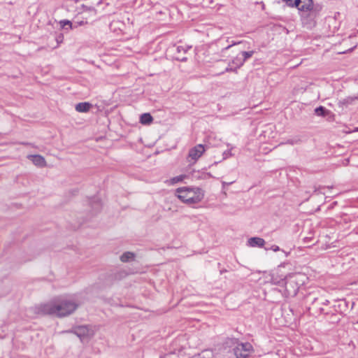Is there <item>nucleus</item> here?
I'll use <instances>...</instances> for the list:
<instances>
[{"label": "nucleus", "instance_id": "nucleus-27", "mask_svg": "<svg viewBox=\"0 0 358 358\" xmlns=\"http://www.w3.org/2000/svg\"><path fill=\"white\" fill-rule=\"evenodd\" d=\"M332 322H338L340 320V318L338 317L336 314H331Z\"/></svg>", "mask_w": 358, "mask_h": 358}, {"label": "nucleus", "instance_id": "nucleus-15", "mask_svg": "<svg viewBox=\"0 0 358 358\" xmlns=\"http://www.w3.org/2000/svg\"><path fill=\"white\" fill-rule=\"evenodd\" d=\"M329 110H328L325 107L320 106L319 107H317L315 109V113L321 117H325L329 113Z\"/></svg>", "mask_w": 358, "mask_h": 358}, {"label": "nucleus", "instance_id": "nucleus-22", "mask_svg": "<svg viewBox=\"0 0 358 358\" xmlns=\"http://www.w3.org/2000/svg\"><path fill=\"white\" fill-rule=\"evenodd\" d=\"M190 48H191V47L186 46V45H178V46H177V48H176V50H177V52H178V53H180V52L186 53V52H187V50H188Z\"/></svg>", "mask_w": 358, "mask_h": 358}, {"label": "nucleus", "instance_id": "nucleus-7", "mask_svg": "<svg viewBox=\"0 0 358 358\" xmlns=\"http://www.w3.org/2000/svg\"><path fill=\"white\" fill-rule=\"evenodd\" d=\"M319 304H320V303H319V299L317 298H314L312 301L311 306L308 308L310 313L313 315H329V313H326L324 309L322 307H320Z\"/></svg>", "mask_w": 358, "mask_h": 358}, {"label": "nucleus", "instance_id": "nucleus-18", "mask_svg": "<svg viewBox=\"0 0 358 358\" xmlns=\"http://www.w3.org/2000/svg\"><path fill=\"white\" fill-rule=\"evenodd\" d=\"M301 143V139L299 137L296 136L293 138L288 139L285 143H281L280 145L289 144V145H294L299 144Z\"/></svg>", "mask_w": 358, "mask_h": 358}, {"label": "nucleus", "instance_id": "nucleus-2", "mask_svg": "<svg viewBox=\"0 0 358 358\" xmlns=\"http://www.w3.org/2000/svg\"><path fill=\"white\" fill-rule=\"evenodd\" d=\"M224 358H248L253 351L252 345L250 343L237 345L235 338H227L220 349Z\"/></svg>", "mask_w": 358, "mask_h": 358}, {"label": "nucleus", "instance_id": "nucleus-32", "mask_svg": "<svg viewBox=\"0 0 358 358\" xmlns=\"http://www.w3.org/2000/svg\"><path fill=\"white\" fill-rule=\"evenodd\" d=\"M283 1L286 2L287 5L289 6H292L293 0H282Z\"/></svg>", "mask_w": 358, "mask_h": 358}, {"label": "nucleus", "instance_id": "nucleus-36", "mask_svg": "<svg viewBox=\"0 0 358 358\" xmlns=\"http://www.w3.org/2000/svg\"><path fill=\"white\" fill-rule=\"evenodd\" d=\"M85 10H93V11H94V8L87 7V6H85Z\"/></svg>", "mask_w": 358, "mask_h": 358}, {"label": "nucleus", "instance_id": "nucleus-37", "mask_svg": "<svg viewBox=\"0 0 358 358\" xmlns=\"http://www.w3.org/2000/svg\"><path fill=\"white\" fill-rule=\"evenodd\" d=\"M236 43H233L231 45H229L228 46H227L226 48H223V50H228L229 48H230L232 45H235Z\"/></svg>", "mask_w": 358, "mask_h": 358}, {"label": "nucleus", "instance_id": "nucleus-20", "mask_svg": "<svg viewBox=\"0 0 358 358\" xmlns=\"http://www.w3.org/2000/svg\"><path fill=\"white\" fill-rule=\"evenodd\" d=\"M127 275V273L124 270H120L115 273V280H121Z\"/></svg>", "mask_w": 358, "mask_h": 358}, {"label": "nucleus", "instance_id": "nucleus-9", "mask_svg": "<svg viewBox=\"0 0 358 358\" xmlns=\"http://www.w3.org/2000/svg\"><path fill=\"white\" fill-rule=\"evenodd\" d=\"M33 164L38 167H44L46 166V162L43 157L39 155L30 156Z\"/></svg>", "mask_w": 358, "mask_h": 358}, {"label": "nucleus", "instance_id": "nucleus-4", "mask_svg": "<svg viewBox=\"0 0 358 358\" xmlns=\"http://www.w3.org/2000/svg\"><path fill=\"white\" fill-rule=\"evenodd\" d=\"M322 9V5L315 3L314 7L301 11V18L303 27L308 29L313 28L316 25V19L319 17Z\"/></svg>", "mask_w": 358, "mask_h": 358}, {"label": "nucleus", "instance_id": "nucleus-11", "mask_svg": "<svg viewBox=\"0 0 358 358\" xmlns=\"http://www.w3.org/2000/svg\"><path fill=\"white\" fill-rule=\"evenodd\" d=\"M152 121H153V117L148 113H143L140 117V122L142 124L148 125V124H151L152 122Z\"/></svg>", "mask_w": 358, "mask_h": 358}, {"label": "nucleus", "instance_id": "nucleus-21", "mask_svg": "<svg viewBox=\"0 0 358 358\" xmlns=\"http://www.w3.org/2000/svg\"><path fill=\"white\" fill-rule=\"evenodd\" d=\"M352 98L348 97L347 99L339 101L338 104L340 107H343V106H347L352 103Z\"/></svg>", "mask_w": 358, "mask_h": 358}, {"label": "nucleus", "instance_id": "nucleus-23", "mask_svg": "<svg viewBox=\"0 0 358 358\" xmlns=\"http://www.w3.org/2000/svg\"><path fill=\"white\" fill-rule=\"evenodd\" d=\"M185 178H186V176L185 175H180V176H178L173 177L171 180V183L172 184H175V183L181 182Z\"/></svg>", "mask_w": 358, "mask_h": 358}, {"label": "nucleus", "instance_id": "nucleus-14", "mask_svg": "<svg viewBox=\"0 0 358 358\" xmlns=\"http://www.w3.org/2000/svg\"><path fill=\"white\" fill-rule=\"evenodd\" d=\"M315 6V4L313 3V0H302L301 6V7H299V10L301 12L306 9H309L310 8H313Z\"/></svg>", "mask_w": 358, "mask_h": 358}, {"label": "nucleus", "instance_id": "nucleus-24", "mask_svg": "<svg viewBox=\"0 0 358 358\" xmlns=\"http://www.w3.org/2000/svg\"><path fill=\"white\" fill-rule=\"evenodd\" d=\"M64 38V34H63L59 33V34H57V36L55 37V40H56L57 43V46H58L59 44L63 43Z\"/></svg>", "mask_w": 358, "mask_h": 358}, {"label": "nucleus", "instance_id": "nucleus-13", "mask_svg": "<svg viewBox=\"0 0 358 358\" xmlns=\"http://www.w3.org/2000/svg\"><path fill=\"white\" fill-rule=\"evenodd\" d=\"M136 255L132 252H125L120 256L122 262H129L135 259Z\"/></svg>", "mask_w": 358, "mask_h": 358}, {"label": "nucleus", "instance_id": "nucleus-28", "mask_svg": "<svg viewBox=\"0 0 358 358\" xmlns=\"http://www.w3.org/2000/svg\"><path fill=\"white\" fill-rule=\"evenodd\" d=\"M235 181H231V182H225V181H222V189H225L226 186H228V185H230L231 184H233Z\"/></svg>", "mask_w": 358, "mask_h": 358}, {"label": "nucleus", "instance_id": "nucleus-39", "mask_svg": "<svg viewBox=\"0 0 358 358\" xmlns=\"http://www.w3.org/2000/svg\"><path fill=\"white\" fill-rule=\"evenodd\" d=\"M3 338V336H0V338Z\"/></svg>", "mask_w": 358, "mask_h": 358}, {"label": "nucleus", "instance_id": "nucleus-8", "mask_svg": "<svg viewBox=\"0 0 358 358\" xmlns=\"http://www.w3.org/2000/svg\"><path fill=\"white\" fill-rule=\"evenodd\" d=\"M248 242L250 247L262 248L265 244V241L259 237H252L248 239Z\"/></svg>", "mask_w": 358, "mask_h": 358}, {"label": "nucleus", "instance_id": "nucleus-19", "mask_svg": "<svg viewBox=\"0 0 358 358\" xmlns=\"http://www.w3.org/2000/svg\"><path fill=\"white\" fill-rule=\"evenodd\" d=\"M254 51L252 50V51H243L241 52V57H242V59H244V62L249 58H250L253 54H254Z\"/></svg>", "mask_w": 358, "mask_h": 358}, {"label": "nucleus", "instance_id": "nucleus-34", "mask_svg": "<svg viewBox=\"0 0 358 358\" xmlns=\"http://www.w3.org/2000/svg\"><path fill=\"white\" fill-rule=\"evenodd\" d=\"M177 60H179L180 62H186L187 61V57H178L176 58Z\"/></svg>", "mask_w": 358, "mask_h": 358}, {"label": "nucleus", "instance_id": "nucleus-1", "mask_svg": "<svg viewBox=\"0 0 358 358\" xmlns=\"http://www.w3.org/2000/svg\"><path fill=\"white\" fill-rule=\"evenodd\" d=\"M78 306V305L72 300L56 299L47 303L41 304L38 308V313L43 315L62 317L73 313Z\"/></svg>", "mask_w": 358, "mask_h": 358}, {"label": "nucleus", "instance_id": "nucleus-38", "mask_svg": "<svg viewBox=\"0 0 358 358\" xmlns=\"http://www.w3.org/2000/svg\"><path fill=\"white\" fill-rule=\"evenodd\" d=\"M296 290H297V289L294 290V292H293L294 294H296Z\"/></svg>", "mask_w": 358, "mask_h": 358}, {"label": "nucleus", "instance_id": "nucleus-25", "mask_svg": "<svg viewBox=\"0 0 358 358\" xmlns=\"http://www.w3.org/2000/svg\"><path fill=\"white\" fill-rule=\"evenodd\" d=\"M224 72H237V69L234 66L229 63V66L225 69Z\"/></svg>", "mask_w": 358, "mask_h": 358}, {"label": "nucleus", "instance_id": "nucleus-12", "mask_svg": "<svg viewBox=\"0 0 358 358\" xmlns=\"http://www.w3.org/2000/svg\"><path fill=\"white\" fill-rule=\"evenodd\" d=\"M61 29L64 30L73 29L77 28V26L73 25L69 20H62L59 21Z\"/></svg>", "mask_w": 358, "mask_h": 358}, {"label": "nucleus", "instance_id": "nucleus-3", "mask_svg": "<svg viewBox=\"0 0 358 358\" xmlns=\"http://www.w3.org/2000/svg\"><path fill=\"white\" fill-rule=\"evenodd\" d=\"M178 198L187 204H195L204 197L203 190L198 187H182L176 189Z\"/></svg>", "mask_w": 358, "mask_h": 358}, {"label": "nucleus", "instance_id": "nucleus-16", "mask_svg": "<svg viewBox=\"0 0 358 358\" xmlns=\"http://www.w3.org/2000/svg\"><path fill=\"white\" fill-rule=\"evenodd\" d=\"M90 204L92 206V208L96 211L99 212L101 209V201L95 197L92 199L90 201Z\"/></svg>", "mask_w": 358, "mask_h": 358}, {"label": "nucleus", "instance_id": "nucleus-10", "mask_svg": "<svg viewBox=\"0 0 358 358\" xmlns=\"http://www.w3.org/2000/svg\"><path fill=\"white\" fill-rule=\"evenodd\" d=\"M92 107V103L89 102H81L76 105V110L79 113H87Z\"/></svg>", "mask_w": 358, "mask_h": 358}, {"label": "nucleus", "instance_id": "nucleus-26", "mask_svg": "<svg viewBox=\"0 0 358 358\" xmlns=\"http://www.w3.org/2000/svg\"><path fill=\"white\" fill-rule=\"evenodd\" d=\"M301 1L302 0H293L292 7H296L299 8V7H301Z\"/></svg>", "mask_w": 358, "mask_h": 358}, {"label": "nucleus", "instance_id": "nucleus-6", "mask_svg": "<svg viewBox=\"0 0 358 358\" xmlns=\"http://www.w3.org/2000/svg\"><path fill=\"white\" fill-rule=\"evenodd\" d=\"M205 148L202 144H199L191 148L189 151L188 157L196 162L204 152Z\"/></svg>", "mask_w": 358, "mask_h": 358}, {"label": "nucleus", "instance_id": "nucleus-29", "mask_svg": "<svg viewBox=\"0 0 358 358\" xmlns=\"http://www.w3.org/2000/svg\"><path fill=\"white\" fill-rule=\"evenodd\" d=\"M347 306H348L347 301L345 300H342L341 301V303L338 305V307H343V306L347 307Z\"/></svg>", "mask_w": 358, "mask_h": 358}, {"label": "nucleus", "instance_id": "nucleus-33", "mask_svg": "<svg viewBox=\"0 0 358 358\" xmlns=\"http://www.w3.org/2000/svg\"><path fill=\"white\" fill-rule=\"evenodd\" d=\"M292 283V281H287L285 282V289L287 292H289L288 286H289V285H291Z\"/></svg>", "mask_w": 358, "mask_h": 358}, {"label": "nucleus", "instance_id": "nucleus-30", "mask_svg": "<svg viewBox=\"0 0 358 358\" xmlns=\"http://www.w3.org/2000/svg\"><path fill=\"white\" fill-rule=\"evenodd\" d=\"M271 249L272 250H273L274 252H277V251H279V250H280V248H279L278 245H273L271 248Z\"/></svg>", "mask_w": 358, "mask_h": 358}, {"label": "nucleus", "instance_id": "nucleus-5", "mask_svg": "<svg viewBox=\"0 0 358 358\" xmlns=\"http://www.w3.org/2000/svg\"><path fill=\"white\" fill-rule=\"evenodd\" d=\"M70 332L75 334L82 341L93 335V331L87 325L75 327Z\"/></svg>", "mask_w": 358, "mask_h": 358}, {"label": "nucleus", "instance_id": "nucleus-31", "mask_svg": "<svg viewBox=\"0 0 358 358\" xmlns=\"http://www.w3.org/2000/svg\"><path fill=\"white\" fill-rule=\"evenodd\" d=\"M87 23V22L80 21V22H76V24H75L74 25L77 26V27H78V26H82Z\"/></svg>", "mask_w": 358, "mask_h": 358}, {"label": "nucleus", "instance_id": "nucleus-35", "mask_svg": "<svg viewBox=\"0 0 358 358\" xmlns=\"http://www.w3.org/2000/svg\"><path fill=\"white\" fill-rule=\"evenodd\" d=\"M329 303V300H324V301L320 303V304H322V305H328Z\"/></svg>", "mask_w": 358, "mask_h": 358}, {"label": "nucleus", "instance_id": "nucleus-17", "mask_svg": "<svg viewBox=\"0 0 358 358\" xmlns=\"http://www.w3.org/2000/svg\"><path fill=\"white\" fill-rule=\"evenodd\" d=\"M230 63L234 65L236 69H238L244 64V59H242V57L238 55L233 59Z\"/></svg>", "mask_w": 358, "mask_h": 358}]
</instances>
